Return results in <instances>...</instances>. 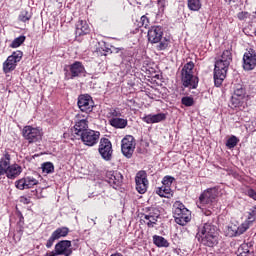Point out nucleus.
I'll return each mask as SVG.
<instances>
[{
    "label": "nucleus",
    "mask_w": 256,
    "mask_h": 256,
    "mask_svg": "<svg viewBox=\"0 0 256 256\" xmlns=\"http://www.w3.org/2000/svg\"><path fill=\"white\" fill-rule=\"evenodd\" d=\"M233 61V54L231 50H224L221 58L216 60L214 66V85L215 87H221L227 77V71Z\"/></svg>",
    "instance_id": "nucleus-1"
},
{
    "label": "nucleus",
    "mask_w": 256,
    "mask_h": 256,
    "mask_svg": "<svg viewBox=\"0 0 256 256\" xmlns=\"http://www.w3.org/2000/svg\"><path fill=\"white\" fill-rule=\"evenodd\" d=\"M199 243L204 247H217L219 245V232L217 226L211 222H206L198 227L196 235Z\"/></svg>",
    "instance_id": "nucleus-2"
},
{
    "label": "nucleus",
    "mask_w": 256,
    "mask_h": 256,
    "mask_svg": "<svg viewBox=\"0 0 256 256\" xmlns=\"http://www.w3.org/2000/svg\"><path fill=\"white\" fill-rule=\"evenodd\" d=\"M23 173L21 165L11 164V154L5 150L0 159V177L6 175L7 179H17Z\"/></svg>",
    "instance_id": "nucleus-3"
},
{
    "label": "nucleus",
    "mask_w": 256,
    "mask_h": 256,
    "mask_svg": "<svg viewBox=\"0 0 256 256\" xmlns=\"http://www.w3.org/2000/svg\"><path fill=\"white\" fill-rule=\"evenodd\" d=\"M217 197H219V191L217 188H208L199 196L200 207H208V209L202 208V213H204L206 217H211V215H213L211 209L215 207Z\"/></svg>",
    "instance_id": "nucleus-4"
},
{
    "label": "nucleus",
    "mask_w": 256,
    "mask_h": 256,
    "mask_svg": "<svg viewBox=\"0 0 256 256\" xmlns=\"http://www.w3.org/2000/svg\"><path fill=\"white\" fill-rule=\"evenodd\" d=\"M193 69L195 63L190 61L186 63L181 70V84L184 89H197L199 87V77L195 76Z\"/></svg>",
    "instance_id": "nucleus-5"
},
{
    "label": "nucleus",
    "mask_w": 256,
    "mask_h": 256,
    "mask_svg": "<svg viewBox=\"0 0 256 256\" xmlns=\"http://www.w3.org/2000/svg\"><path fill=\"white\" fill-rule=\"evenodd\" d=\"M164 31L163 26L160 25H154L148 29V41L150 43H159L157 45V51H165L169 47V39L163 38Z\"/></svg>",
    "instance_id": "nucleus-6"
},
{
    "label": "nucleus",
    "mask_w": 256,
    "mask_h": 256,
    "mask_svg": "<svg viewBox=\"0 0 256 256\" xmlns=\"http://www.w3.org/2000/svg\"><path fill=\"white\" fill-rule=\"evenodd\" d=\"M173 217L177 225L185 227L191 221V211L185 207L184 203L176 201L173 205Z\"/></svg>",
    "instance_id": "nucleus-7"
},
{
    "label": "nucleus",
    "mask_w": 256,
    "mask_h": 256,
    "mask_svg": "<svg viewBox=\"0 0 256 256\" xmlns=\"http://www.w3.org/2000/svg\"><path fill=\"white\" fill-rule=\"evenodd\" d=\"M68 67V69H67ZM64 68V80L71 81L73 79H77V77H82L87 73L85 70V65L81 61H74L72 64L68 65Z\"/></svg>",
    "instance_id": "nucleus-8"
},
{
    "label": "nucleus",
    "mask_w": 256,
    "mask_h": 256,
    "mask_svg": "<svg viewBox=\"0 0 256 256\" xmlns=\"http://www.w3.org/2000/svg\"><path fill=\"white\" fill-rule=\"evenodd\" d=\"M159 217H161V212L157 207H146L141 214V221H143L144 225H147L149 229H153V227L157 225Z\"/></svg>",
    "instance_id": "nucleus-9"
},
{
    "label": "nucleus",
    "mask_w": 256,
    "mask_h": 256,
    "mask_svg": "<svg viewBox=\"0 0 256 256\" xmlns=\"http://www.w3.org/2000/svg\"><path fill=\"white\" fill-rule=\"evenodd\" d=\"M249 229V222H244L239 224V222H231L224 228V235L226 237H241L243 233L247 232Z\"/></svg>",
    "instance_id": "nucleus-10"
},
{
    "label": "nucleus",
    "mask_w": 256,
    "mask_h": 256,
    "mask_svg": "<svg viewBox=\"0 0 256 256\" xmlns=\"http://www.w3.org/2000/svg\"><path fill=\"white\" fill-rule=\"evenodd\" d=\"M22 137H24L29 145H33V143H40V141H42L43 132L39 128L28 125L23 127Z\"/></svg>",
    "instance_id": "nucleus-11"
},
{
    "label": "nucleus",
    "mask_w": 256,
    "mask_h": 256,
    "mask_svg": "<svg viewBox=\"0 0 256 256\" xmlns=\"http://www.w3.org/2000/svg\"><path fill=\"white\" fill-rule=\"evenodd\" d=\"M137 142L135 141V137L132 135H126L121 140V152L126 159H131L133 157V153H135V147Z\"/></svg>",
    "instance_id": "nucleus-12"
},
{
    "label": "nucleus",
    "mask_w": 256,
    "mask_h": 256,
    "mask_svg": "<svg viewBox=\"0 0 256 256\" xmlns=\"http://www.w3.org/2000/svg\"><path fill=\"white\" fill-rule=\"evenodd\" d=\"M78 109L82 111V113H86L89 115L90 113H93V109L95 108V101H93V97L89 94H81L78 97Z\"/></svg>",
    "instance_id": "nucleus-13"
},
{
    "label": "nucleus",
    "mask_w": 256,
    "mask_h": 256,
    "mask_svg": "<svg viewBox=\"0 0 256 256\" xmlns=\"http://www.w3.org/2000/svg\"><path fill=\"white\" fill-rule=\"evenodd\" d=\"M21 59H23V52L20 50L14 51L3 63L4 73H11V71H15L17 63H19Z\"/></svg>",
    "instance_id": "nucleus-14"
},
{
    "label": "nucleus",
    "mask_w": 256,
    "mask_h": 256,
    "mask_svg": "<svg viewBox=\"0 0 256 256\" xmlns=\"http://www.w3.org/2000/svg\"><path fill=\"white\" fill-rule=\"evenodd\" d=\"M85 131H89V115L77 114L75 117L74 133L77 137H80Z\"/></svg>",
    "instance_id": "nucleus-15"
},
{
    "label": "nucleus",
    "mask_w": 256,
    "mask_h": 256,
    "mask_svg": "<svg viewBox=\"0 0 256 256\" xmlns=\"http://www.w3.org/2000/svg\"><path fill=\"white\" fill-rule=\"evenodd\" d=\"M98 152L104 161H111V157H113V144H111L109 138L100 139Z\"/></svg>",
    "instance_id": "nucleus-16"
},
{
    "label": "nucleus",
    "mask_w": 256,
    "mask_h": 256,
    "mask_svg": "<svg viewBox=\"0 0 256 256\" xmlns=\"http://www.w3.org/2000/svg\"><path fill=\"white\" fill-rule=\"evenodd\" d=\"M82 143L87 147H95L99 143V138L101 137V132L88 129L81 136H79Z\"/></svg>",
    "instance_id": "nucleus-17"
},
{
    "label": "nucleus",
    "mask_w": 256,
    "mask_h": 256,
    "mask_svg": "<svg viewBox=\"0 0 256 256\" xmlns=\"http://www.w3.org/2000/svg\"><path fill=\"white\" fill-rule=\"evenodd\" d=\"M136 191L143 195L147 193V188L149 187V180L147 179V172L145 170H140L135 176Z\"/></svg>",
    "instance_id": "nucleus-18"
},
{
    "label": "nucleus",
    "mask_w": 256,
    "mask_h": 256,
    "mask_svg": "<svg viewBox=\"0 0 256 256\" xmlns=\"http://www.w3.org/2000/svg\"><path fill=\"white\" fill-rule=\"evenodd\" d=\"M242 67L244 71H253L256 67V51L253 48H249L243 55Z\"/></svg>",
    "instance_id": "nucleus-19"
},
{
    "label": "nucleus",
    "mask_w": 256,
    "mask_h": 256,
    "mask_svg": "<svg viewBox=\"0 0 256 256\" xmlns=\"http://www.w3.org/2000/svg\"><path fill=\"white\" fill-rule=\"evenodd\" d=\"M247 95V89L241 85V84H237L234 88V93L233 96L231 98V104L232 107H241V101H243V99H245Z\"/></svg>",
    "instance_id": "nucleus-20"
},
{
    "label": "nucleus",
    "mask_w": 256,
    "mask_h": 256,
    "mask_svg": "<svg viewBox=\"0 0 256 256\" xmlns=\"http://www.w3.org/2000/svg\"><path fill=\"white\" fill-rule=\"evenodd\" d=\"M69 235V228L68 227H59L54 232H52L51 236L47 240L45 247L47 249H51L53 247L55 241H58V239H61L63 237H67Z\"/></svg>",
    "instance_id": "nucleus-21"
},
{
    "label": "nucleus",
    "mask_w": 256,
    "mask_h": 256,
    "mask_svg": "<svg viewBox=\"0 0 256 256\" xmlns=\"http://www.w3.org/2000/svg\"><path fill=\"white\" fill-rule=\"evenodd\" d=\"M38 184H39V181L35 179L33 176H27L17 180L15 182V187L20 191H24V189H32V187H35V185H38Z\"/></svg>",
    "instance_id": "nucleus-22"
},
{
    "label": "nucleus",
    "mask_w": 256,
    "mask_h": 256,
    "mask_svg": "<svg viewBox=\"0 0 256 256\" xmlns=\"http://www.w3.org/2000/svg\"><path fill=\"white\" fill-rule=\"evenodd\" d=\"M106 181L113 189H117L123 183V175L118 171H107Z\"/></svg>",
    "instance_id": "nucleus-23"
},
{
    "label": "nucleus",
    "mask_w": 256,
    "mask_h": 256,
    "mask_svg": "<svg viewBox=\"0 0 256 256\" xmlns=\"http://www.w3.org/2000/svg\"><path fill=\"white\" fill-rule=\"evenodd\" d=\"M70 240H61L57 242L54 246L58 255L71 256L73 255V249Z\"/></svg>",
    "instance_id": "nucleus-24"
},
{
    "label": "nucleus",
    "mask_w": 256,
    "mask_h": 256,
    "mask_svg": "<svg viewBox=\"0 0 256 256\" xmlns=\"http://www.w3.org/2000/svg\"><path fill=\"white\" fill-rule=\"evenodd\" d=\"M89 33H91V27L87 23V20L79 19L76 22V35L83 37L84 35H89Z\"/></svg>",
    "instance_id": "nucleus-25"
},
{
    "label": "nucleus",
    "mask_w": 256,
    "mask_h": 256,
    "mask_svg": "<svg viewBox=\"0 0 256 256\" xmlns=\"http://www.w3.org/2000/svg\"><path fill=\"white\" fill-rule=\"evenodd\" d=\"M167 119V115L165 113H158V114H148L142 117V121L147 123L148 125H152L154 123H161V121H165Z\"/></svg>",
    "instance_id": "nucleus-26"
},
{
    "label": "nucleus",
    "mask_w": 256,
    "mask_h": 256,
    "mask_svg": "<svg viewBox=\"0 0 256 256\" xmlns=\"http://www.w3.org/2000/svg\"><path fill=\"white\" fill-rule=\"evenodd\" d=\"M109 123L111 127H114L115 129H125L127 127V119L123 118H111L109 120Z\"/></svg>",
    "instance_id": "nucleus-27"
},
{
    "label": "nucleus",
    "mask_w": 256,
    "mask_h": 256,
    "mask_svg": "<svg viewBox=\"0 0 256 256\" xmlns=\"http://www.w3.org/2000/svg\"><path fill=\"white\" fill-rule=\"evenodd\" d=\"M237 256H253V253L249 249V244L243 243L239 246L237 252Z\"/></svg>",
    "instance_id": "nucleus-28"
},
{
    "label": "nucleus",
    "mask_w": 256,
    "mask_h": 256,
    "mask_svg": "<svg viewBox=\"0 0 256 256\" xmlns=\"http://www.w3.org/2000/svg\"><path fill=\"white\" fill-rule=\"evenodd\" d=\"M153 243L156 245V247H169V241H167V239H165L163 236L154 235Z\"/></svg>",
    "instance_id": "nucleus-29"
},
{
    "label": "nucleus",
    "mask_w": 256,
    "mask_h": 256,
    "mask_svg": "<svg viewBox=\"0 0 256 256\" xmlns=\"http://www.w3.org/2000/svg\"><path fill=\"white\" fill-rule=\"evenodd\" d=\"M187 7L190 11H200L203 4L201 0H187Z\"/></svg>",
    "instance_id": "nucleus-30"
},
{
    "label": "nucleus",
    "mask_w": 256,
    "mask_h": 256,
    "mask_svg": "<svg viewBox=\"0 0 256 256\" xmlns=\"http://www.w3.org/2000/svg\"><path fill=\"white\" fill-rule=\"evenodd\" d=\"M156 193L159 197H169V195H171V187L163 184L161 187L157 188Z\"/></svg>",
    "instance_id": "nucleus-31"
},
{
    "label": "nucleus",
    "mask_w": 256,
    "mask_h": 256,
    "mask_svg": "<svg viewBox=\"0 0 256 256\" xmlns=\"http://www.w3.org/2000/svg\"><path fill=\"white\" fill-rule=\"evenodd\" d=\"M25 39H27V37L23 35L15 38L10 44V47L12 49H17V47H21L25 43Z\"/></svg>",
    "instance_id": "nucleus-32"
},
{
    "label": "nucleus",
    "mask_w": 256,
    "mask_h": 256,
    "mask_svg": "<svg viewBox=\"0 0 256 256\" xmlns=\"http://www.w3.org/2000/svg\"><path fill=\"white\" fill-rule=\"evenodd\" d=\"M31 13L27 10H22L18 16V21H21L22 23H27L28 21H31Z\"/></svg>",
    "instance_id": "nucleus-33"
},
{
    "label": "nucleus",
    "mask_w": 256,
    "mask_h": 256,
    "mask_svg": "<svg viewBox=\"0 0 256 256\" xmlns=\"http://www.w3.org/2000/svg\"><path fill=\"white\" fill-rule=\"evenodd\" d=\"M43 173H55V166L51 162H45L42 164Z\"/></svg>",
    "instance_id": "nucleus-34"
},
{
    "label": "nucleus",
    "mask_w": 256,
    "mask_h": 256,
    "mask_svg": "<svg viewBox=\"0 0 256 256\" xmlns=\"http://www.w3.org/2000/svg\"><path fill=\"white\" fill-rule=\"evenodd\" d=\"M238 143L239 138L236 136H231L226 142V147H228V149H234V147H237Z\"/></svg>",
    "instance_id": "nucleus-35"
},
{
    "label": "nucleus",
    "mask_w": 256,
    "mask_h": 256,
    "mask_svg": "<svg viewBox=\"0 0 256 256\" xmlns=\"http://www.w3.org/2000/svg\"><path fill=\"white\" fill-rule=\"evenodd\" d=\"M181 103L185 107H193L195 105V100L191 96H185V97H182Z\"/></svg>",
    "instance_id": "nucleus-36"
},
{
    "label": "nucleus",
    "mask_w": 256,
    "mask_h": 256,
    "mask_svg": "<svg viewBox=\"0 0 256 256\" xmlns=\"http://www.w3.org/2000/svg\"><path fill=\"white\" fill-rule=\"evenodd\" d=\"M256 219V205L250 209L248 219L244 223H248V227H250L251 223Z\"/></svg>",
    "instance_id": "nucleus-37"
},
{
    "label": "nucleus",
    "mask_w": 256,
    "mask_h": 256,
    "mask_svg": "<svg viewBox=\"0 0 256 256\" xmlns=\"http://www.w3.org/2000/svg\"><path fill=\"white\" fill-rule=\"evenodd\" d=\"M149 25H150L149 17H147V15L141 16L140 22L138 23V27H144L145 29H147Z\"/></svg>",
    "instance_id": "nucleus-38"
},
{
    "label": "nucleus",
    "mask_w": 256,
    "mask_h": 256,
    "mask_svg": "<svg viewBox=\"0 0 256 256\" xmlns=\"http://www.w3.org/2000/svg\"><path fill=\"white\" fill-rule=\"evenodd\" d=\"M174 181H175V178H173V176H165L162 180V184L167 187H171Z\"/></svg>",
    "instance_id": "nucleus-39"
},
{
    "label": "nucleus",
    "mask_w": 256,
    "mask_h": 256,
    "mask_svg": "<svg viewBox=\"0 0 256 256\" xmlns=\"http://www.w3.org/2000/svg\"><path fill=\"white\" fill-rule=\"evenodd\" d=\"M168 1L167 0H158V9L159 13L165 12V7H167Z\"/></svg>",
    "instance_id": "nucleus-40"
},
{
    "label": "nucleus",
    "mask_w": 256,
    "mask_h": 256,
    "mask_svg": "<svg viewBox=\"0 0 256 256\" xmlns=\"http://www.w3.org/2000/svg\"><path fill=\"white\" fill-rule=\"evenodd\" d=\"M122 59L123 61H131V59H133V53L129 50H125L122 52Z\"/></svg>",
    "instance_id": "nucleus-41"
},
{
    "label": "nucleus",
    "mask_w": 256,
    "mask_h": 256,
    "mask_svg": "<svg viewBox=\"0 0 256 256\" xmlns=\"http://www.w3.org/2000/svg\"><path fill=\"white\" fill-rule=\"evenodd\" d=\"M110 115L112 119H119V117H121V111H119V108L113 109L111 110Z\"/></svg>",
    "instance_id": "nucleus-42"
},
{
    "label": "nucleus",
    "mask_w": 256,
    "mask_h": 256,
    "mask_svg": "<svg viewBox=\"0 0 256 256\" xmlns=\"http://www.w3.org/2000/svg\"><path fill=\"white\" fill-rule=\"evenodd\" d=\"M237 17L239 19V21H245V19H248L249 18V12H239L237 14Z\"/></svg>",
    "instance_id": "nucleus-43"
},
{
    "label": "nucleus",
    "mask_w": 256,
    "mask_h": 256,
    "mask_svg": "<svg viewBox=\"0 0 256 256\" xmlns=\"http://www.w3.org/2000/svg\"><path fill=\"white\" fill-rule=\"evenodd\" d=\"M246 195L248 197H250V199H253L254 201H256V191L252 188H249L247 191H246Z\"/></svg>",
    "instance_id": "nucleus-44"
},
{
    "label": "nucleus",
    "mask_w": 256,
    "mask_h": 256,
    "mask_svg": "<svg viewBox=\"0 0 256 256\" xmlns=\"http://www.w3.org/2000/svg\"><path fill=\"white\" fill-rule=\"evenodd\" d=\"M20 203H23V205H29L31 203V198H27L25 196H22L20 198Z\"/></svg>",
    "instance_id": "nucleus-45"
},
{
    "label": "nucleus",
    "mask_w": 256,
    "mask_h": 256,
    "mask_svg": "<svg viewBox=\"0 0 256 256\" xmlns=\"http://www.w3.org/2000/svg\"><path fill=\"white\" fill-rule=\"evenodd\" d=\"M45 256H59L57 249L54 248V251L47 252Z\"/></svg>",
    "instance_id": "nucleus-46"
},
{
    "label": "nucleus",
    "mask_w": 256,
    "mask_h": 256,
    "mask_svg": "<svg viewBox=\"0 0 256 256\" xmlns=\"http://www.w3.org/2000/svg\"><path fill=\"white\" fill-rule=\"evenodd\" d=\"M111 256H123V254L116 252V253L112 254Z\"/></svg>",
    "instance_id": "nucleus-47"
},
{
    "label": "nucleus",
    "mask_w": 256,
    "mask_h": 256,
    "mask_svg": "<svg viewBox=\"0 0 256 256\" xmlns=\"http://www.w3.org/2000/svg\"><path fill=\"white\" fill-rule=\"evenodd\" d=\"M226 1V3H231V1H233V3H235V1H237V0H225Z\"/></svg>",
    "instance_id": "nucleus-48"
},
{
    "label": "nucleus",
    "mask_w": 256,
    "mask_h": 256,
    "mask_svg": "<svg viewBox=\"0 0 256 256\" xmlns=\"http://www.w3.org/2000/svg\"><path fill=\"white\" fill-rule=\"evenodd\" d=\"M23 219H24V218H23V215H21V216H20V221H23Z\"/></svg>",
    "instance_id": "nucleus-49"
},
{
    "label": "nucleus",
    "mask_w": 256,
    "mask_h": 256,
    "mask_svg": "<svg viewBox=\"0 0 256 256\" xmlns=\"http://www.w3.org/2000/svg\"><path fill=\"white\" fill-rule=\"evenodd\" d=\"M254 37H256V30L254 31Z\"/></svg>",
    "instance_id": "nucleus-50"
}]
</instances>
